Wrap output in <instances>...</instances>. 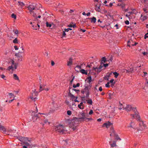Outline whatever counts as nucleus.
Returning <instances> with one entry per match:
<instances>
[{"instance_id":"63","label":"nucleus","mask_w":148,"mask_h":148,"mask_svg":"<svg viewBox=\"0 0 148 148\" xmlns=\"http://www.w3.org/2000/svg\"><path fill=\"white\" fill-rule=\"evenodd\" d=\"M18 30H16L15 32H14V33L16 34H18Z\"/></svg>"},{"instance_id":"28","label":"nucleus","mask_w":148,"mask_h":148,"mask_svg":"<svg viewBox=\"0 0 148 148\" xmlns=\"http://www.w3.org/2000/svg\"><path fill=\"white\" fill-rule=\"evenodd\" d=\"M22 140H23L25 141H28L29 142L30 141V140H28V138H27L23 137L22 138Z\"/></svg>"},{"instance_id":"5","label":"nucleus","mask_w":148,"mask_h":148,"mask_svg":"<svg viewBox=\"0 0 148 148\" xmlns=\"http://www.w3.org/2000/svg\"><path fill=\"white\" fill-rule=\"evenodd\" d=\"M27 8L31 14H32V13H33V10L38 9V8L36 7V5L35 3H33L31 5H29Z\"/></svg>"},{"instance_id":"47","label":"nucleus","mask_w":148,"mask_h":148,"mask_svg":"<svg viewBox=\"0 0 148 148\" xmlns=\"http://www.w3.org/2000/svg\"><path fill=\"white\" fill-rule=\"evenodd\" d=\"M114 27H116V29H118L119 28V25L118 24H116L115 26Z\"/></svg>"},{"instance_id":"64","label":"nucleus","mask_w":148,"mask_h":148,"mask_svg":"<svg viewBox=\"0 0 148 148\" xmlns=\"http://www.w3.org/2000/svg\"><path fill=\"white\" fill-rule=\"evenodd\" d=\"M90 12H88L86 14L87 16H89L90 15Z\"/></svg>"},{"instance_id":"41","label":"nucleus","mask_w":148,"mask_h":148,"mask_svg":"<svg viewBox=\"0 0 148 148\" xmlns=\"http://www.w3.org/2000/svg\"><path fill=\"white\" fill-rule=\"evenodd\" d=\"M110 82H108L105 85V86L106 87L109 88L110 87L109 85Z\"/></svg>"},{"instance_id":"16","label":"nucleus","mask_w":148,"mask_h":148,"mask_svg":"<svg viewBox=\"0 0 148 148\" xmlns=\"http://www.w3.org/2000/svg\"><path fill=\"white\" fill-rule=\"evenodd\" d=\"M72 64V59L71 58L69 59V61L67 62V65L68 66H70Z\"/></svg>"},{"instance_id":"44","label":"nucleus","mask_w":148,"mask_h":148,"mask_svg":"<svg viewBox=\"0 0 148 148\" xmlns=\"http://www.w3.org/2000/svg\"><path fill=\"white\" fill-rule=\"evenodd\" d=\"M33 28L34 29H38L37 26L36 25H32Z\"/></svg>"},{"instance_id":"24","label":"nucleus","mask_w":148,"mask_h":148,"mask_svg":"<svg viewBox=\"0 0 148 148\" xmlns=\"http://www.w3.org/2000/svg\"><path fill=\"white\" fill-rule=\"evenodd\" d=\"M18 5H20L21 7H23L24 5V3L23 2H22L18 1Z\"/></svg>"},{"instance_id":"15","label":"nucleus","mask_w":148,"mask_h":148,"mask_svg":"<svg viewBox=\"0 0 148 148\" xmlns=\"http://www.w3.org/2000/svg\"><path fill=\"white\" fill-rule=\"evenodd\" d=\"M11 63L12 64V65H14V69H16L18 66V64L17 63H14V61L13 60H12Z\"/></svg>"},{"instance_id":"3","label":"nucleus","mask_w":148,"mask_h":148,"mask_svg":"<svg viewBox=\"0 0 148 148\" xmlns=\"http://www.w3.org/2000/svg\"><path fill=\"white\" fill-rule=\"evenodd\" d=\"M107 61V60H106V59L105 57H104L102 58L101 59V65L99 66V67L95 68L93 67L92 70L95 71V72L97 73H99L102 70V69L103 67V66L102 65L103 63L106 62Z\"/></svg>"},{"instance_id":"14","label":"nucleus","mask_w":148,"mask_h":148,"mask_svg":"<svg viewBox=\"0 0 148 148\" xmlns=\"http://www.w3.org/2000/svg\"><path fill=\"white\" fill-rule=\"evenodd\" d=\"M81 69V66L77 65L75 68V70L77 72H79Z\"/></svg>"},{"instance_id":"4","label":"nucleus","mask_w":148,"mask_h":148,"mask_svg":"<svg viewBox=\"0 0 148 148\" xmlns=\"http://www.w3.org/2000/svg\"><path fill=\"white\" fill-rule=\"evenodd\" d=\"M55 130L56 132L60 134H62L65 131H66L65 127L62 125L56 126L55 128Z\"/></svg>"},{"instance_id":"6","label":"nucleus","mask_w":148,"mask_h":148,"mask_svg":"<svg viewBox=\"0 0 148 148\" xmlns=\"http://www.w3.org/2000/svg\"><path fill=\"white\" fill-rule=\"evenodd\" d=\"M23 52V51H21V52H19L18 53H16L15 54V56L17 57L18 58V62H20L22 60V56L21 54Z\"/></svg>"},{"instance_id":"30","label":"nucleus","mask_w":148,"mask_h":148,"mask_svg":"<svg viewBox=\"0 0 148 148\" xmlns=\"http://www.w3.org/2000/svg\"><path fill=\"white\" fill-rule=\"evenodd\" d=\"M13 42L14 43H18V40L17 38H15L14 40H13Z\"/></svg>"},{"instance_id":"37","label":"nucleus","mask_w":148,"mask_h":148,"mask_svg":"<svg viewBox=\"0 0 148 148\" xmlns=\"http://www.w3.org/2000/svg\"><path fill=\"white\" fill-rule=\"evenodd\" d=\"M69 95L72 98H75V97L72 94H71V93H70V92H69Z\"/></svg>"},{"instance_id":"13","label":"nucleus","mask_w":148,"mask_h":148,"mask_svg":"<svg viewBox=\"0 0 148 148\" xmlns=\"http://www.w3.org/2000/svg\"><path fill=\"white\" fill-rule=\"evenodd\" d=\"M0 130L2 131L3 132H4L5 134H8V133H6L7 131L5 128L2 126L0 125Z\"/></svg>"},{"instance_id":"35","label":"nucleus","mask_w":148,"mask_h":148,"mask_svg":"<svg viewBox=\"0 0 148 148\" xmlns=\"http://www.w3.org/2000/svg\"><path fill=\"white\" fill-rule=\"evenodd\" d=\"M114 80L113 79H111L110 81V82L112 83V85H114V84H115V82H114Z\"/></svg>"},{"instance_id":"49","label":"nucleus","mask_w":148,"mask_h":148,"mask_svg":"<svg viewBox=\"0 0 148 148\" xmlns=\"http://www.w3.org/2000/svg\"><path fill=\"white\" fill-rule=\"evenodd\" d=\"M143 10L145 12V13H147L148 12V10L146 8H143Z\"/></svg>"},{"instance_id":"19","label":"nucleus","mask_w":148,"mask_h":148,"mask_svg":"<svg viewBox=\"0 0 148 148\" xmlns=\"http://www.w3.org/2000/svg\"><path fill=\"white\" fill-rule=\"evenodd\" d=\"M73 24V23H71L69 25H68V27H73V28H75L76 27V25L75 24H73V25H72V24Z\"/></svg>"},{"instance_id":"29","label":"nucleus","mask_w":148,"mask_h":148,"mask_svg":"<svg viewBox=\"0 0 148 148\" xmlns=\"http://www.w3.org/2000/svg\"><path fill=\"white\" fill-rule=\"evenodd\" d=\"M46 26L48 27H51L52 26L51 24V23H49L47 22H46Z\"/></svg>"},{"instance_id":"39","label":"nucleus","mask_w":148,"mask_h":148,"mask_svg":"<svg viewBox=\"0 0 148 148\" xmlns=\"http://www.w3.org/2000/svg\"><path fill=\"white\" fill-rule=\"evenodd\" d=\"M11 17H12V18H14L15 19H16V16L14 14H12L11 15Z\"/></svg>"},{"instance_id":"45","label":"nucleus","mask_w":148,"mask_h":148,"mask_svg":"<svg viewBox=\"0 0 148 148\" xmlns=\"http://www.w3.org/2000/svg\"><path fill=\"white\" fill-rule=\"evenodd\" d=\"M93 113V111L92 110H90V112H89V114L90 115H91Z\"/></svg>"},{"instance_id":"9","label":"nucleus","mask_w":148,"mask_h":148,"mask_svg":"<svg viewBox=\"0 0 148 148\" xmlns=\"http://www.w3.org/2000/svg\"><path fill=\"white\" fill-rule=\"evenodd\" d=\"M78 121V118L76 117H75L71 120V122L70 123V125L71 126L72 125L75 126L76 125V123Z\"/></svg>"},{"instance_id":"34","label":"nucleus","mask_w":148,"mask_h":148,"mask_svg":"<svg viewBox=\"0 0 148 148\" xmlns=\"http://www.w3.org/2000/svg\"><path fill=\"white\" fill-rule=\"evenodd\" d=\"M95 10L97 11L98 12H100V6H99L98 7L97 6H96V8H95Z\"/></svg>"},{"instance_id":"1","label":"nucleus","mask_w":148,"mask_h":148,"mask_svg":"<svg viewBox=\"0 0 148 148\" xmlns=\"http://www.w3.org/2000/svg\"><path fill=\"white\" fill-rule=\"evenodd\" d=\"M136 107H132L131 105H127L125 108H124V109L126 111H129L131 110H132L134 112V115L131 114V116H132L133 118H135V116L137 118L138 120L140 121V117L138 114V112H137L136 109Z\"/></svg>"},{"instance_id":"31","label":"nucleus","mask_w":148,"mask_h":148,"mask_svg":"<svg viewBox=\"0 0 148 148\" xmlns=\"http://www.w3.org/2000/svg\"><path fill=\"white\" fill-rule=\"evenodd\" d=\"M113 74L114 75L115 77L116 78H117L119 75L116 72H114Z\"/></svg>"},{"instance_id":"46","label":"nucleus","mask_w":148,"mask_h":148,"mask_svg":"<svg viewBox=\"0 0 148 148\" xmlns=\"http://www.w3.org/2000/svg\"><path fill=\"white\" fill-rule=\"evenodd\" d=\"M81 106H82L80 105H78V107H79V108L80 109L82 110L84 109V108L83 107H82Z\"/></svg>"},{"instance_id":"60","label":"nucleus","mask_w":148,"mask_h":148,"mask_svg":"<svg viewBox=\"0 0 148 148\" xmlns=\"http://www.w3.org/2000/svg\"><path fill=\"white\" fill-rule=\"evenodd\" d=\"M99 90L100 91H102V87L101 86H100L99 87Z\"/></svg>"},{"instance_id":"57","label":"nucleus","mask_w":148,"mask_h":148,"mask_svg":"<svg viewBox=\"0 0 148 148\" xmlns=\"http://www.w3.org/2000/svg\"><path fill=\"white\" fill-rule=\"evenodd\" d=\"M55 64V63L53 61H51V65L52 66H53Z\"/></svg>"},{"instance_id":"43","label":"nucleus","mask_w":148,"mask_h":148,"mask_svg":"<svg viewBox=\"0 0 148 148\" xmlns=\"http://www.w3.org/2000/svg\"><path fill=\"white\" fill-rule=\"evenodd\" d=\"M24 144L26 145V147L29 146V144L28 143H27V142H26V141H25V142L24 141Z\"/></svg>"},{"instance_id":"21","label":"nucleus","mask_w":148,"mask_h":148,"mask_svg":"<svg viewBox=\"0 0 148 148\" xmlns=\"http://www.w3.org/2000/svg\"><path fill=\"white\" fill-rule=\"evenodd\" d=\"M45 89L44 88H43V86H42V84H40V88H39V92H40L41 91L44 90Z\"/></svg>"},{"instance_id":"17","label":"nucleus","mask_w":148,"mask_h":148,"mask_svg":"<svg viewBox=\"0 0 148 148\" xmlns=\"http://www.w3.org/2000/svg\"><path fill=\"white\" fill-rule=\"evenodd\" d=\"M112 133L114 135V136H115L116 139L117 140H121V139L118 136V135L116 134H115L114 131V130H113L112 131Z\"/></svg>"},{"instance_id":"8","label":"nucleus","mask_w":148,"mask_h":148,"mask_svg":"<svg viewBox=\"0 0 148 148\" xmlns=\"http://www.w3.org/2000/svg\"><path fill=\"white\" fill-rule=\"evenodd\" d=\"M137 44V43L136 42H134L132 40H130L127 42V46L130 47L131 46H134L136 45Z\"/></svg>"},{"instance_id":"2","label":"nucleus","mask_w":148,"mask_h":148,"mask_svg":"<svg viewBox=\"0 0 148 148\" xmlns=\"http://www.w3.org/2000/svg\"><path fill=\"white\" fill-rule=\"evenodd\" d=\"M83 112V111H82ZM87 114L83 112H82L79 113L78 114V120H80L81 121H88L91 119L87 118Z\"/></svg>"},{"instance_id":"23","label":"nucleus","mask_w":148,"mask_h":148,"mask_svg":"<svg viewBox=\"0 0 148 148\" xmlns=\"http://www.w3.org/2000/svg\"><path fill=\"white\" fill-rule=\"evenodd\" d=\"M127 72H131L133 71V69L132 68H130L128 70H126Z\"/></svg>"},{"instance_id":"32","label":"nucleus","mask_w":148,"mask_h":148,"mask_svg":"<svg viewBox=\"0 0 148 148\" xmlns=\"http://www.w3.org/2000/svg\"><path fill=\"white\" fill-rule=\"evenodd\" d=\"M80 84L79 83H77L76 85H75V84H74L73 86V87L74 88H75L77 87H79V86Z\"/></svg>"},{"instance_id":"36","label":"nucleus","mask_w":148,"mask_h":148,"mask_svg":"<svg viewBox=\"0 0 148 148\" xmlns=\"http://www.w3.org/2000/svg\"><path fill=\"white\" fill-rule=\"evenodd\" d=\"M132 13V12H129L127 13V14L126 15V16L128 17Z\"/></svg>"},{"instance_id":"55","label":"nucleus","mask_w":148,"mask_h":148,"mask_svg":"<svg viewBox=\"0 0 148 148\" xmlns=\"http://www.w3.org/2000/svg\"><path fill=\"white\" fill-rule=\"evenodd\" d=\"M142 54L144 55H147V54H148V53L147 52H142Z\"/></svg>"},{"instance_id":"33","label":"nucleus","mask_w":148,"mask_h":148,"mask_svg":"<svg viewBox=\"0 0 148 148\" xmlns=\"http://www.w3.org/2000/svg\"><path fill=\"white\" fill-rule=\"evenodd\" d=\"M13 67L12 65L11 66H10L8 67V69L9 70H10L11 69H12V70H13Z\"/></svg>"},{"instance_id":"58","label":"nucleus","mask_w":148,"mask_h":148,"mask_svg":"<svg viewBox=\"0 0 148 148\" xmlns=\"http://www.w3.org/2000/svg\"><path fill=\"white\" fill-rule=\"evenodd\" d=\"M89 93L88 92L86 94V97L87 98H88L89 96Z\"/></svg>"},{"instance_id":"25","label":"nucleus","mask_w":148,"mask_h":148,"mask_svg":"<svg viewBox=\"0 0 148 148\" xmlns=\"http://www.w3.org/2000/svg\"><path fill=\"white\" fill-rule=\"evenodd\" d=\"M13 76H14V78L16 80H18V79H19L18 77L16 74H14Z\"/></svg>"},{"instance_id":"38","label":"nucleus","mask_w":148,"mask_h":148,"mask_svg":"<svg viewBox=\"0 0 148 148\" xmlns=\"http://www.w3.org/2000/svg\"><path fill=\"white\" fill-rule=\"evenodd\" d=\"M65 32H68L69 30H72V29L71 28H68L67 29H65Z\"/></svg>"},{"instance_id":"22","label":"nucleus","mask_w":148,"mask_h":148,"mask_svg":"<svg viewBox=\"0 0 148 148\" xmlns=\"http://www.w3.org/2000/svg\"><path fill=\"white\" fill-rule=\"evenodd\" d=\"M87 103L89 104L92 105V101L91 99H88L86 100Z\"/></svg>"},{"instance_id":"10","label":"nucleus","mask_w":148,"mask_h":148,"mask_svg":"<svg viewBox=\"0 0 148 148\" xmlns=\"http://www.w3.org/2000/svg\"><path fill=\"white\" fill-rule=\"evenodd\" d=\"M112 125V123H111L109 121H108L107 122L104 123L103 125V127H106V128H108L111 125Z\"/></svg>"},{"instance_id":"7","label":"nucleus","mask_w":148,"mask_h":148,"mask_svg":"<svg viewBox=\"0 0 148 148\" xmlns=\"http://www.w3.org/2000/svg\"><path fill=\"white\" fill-rule=\"evenodd\" d=\"M33 92L32 93V96H30V98L32 100L35 101V99H37L36 97H35V96H36L38 93L36 91V90H35L34 91H33Z\"/></svg>"},{"instance_id":"12","label":"nucleus","mask_w":148,"mask_h":148,"mask_svg":"<svg viewBox=\"0 0 148 148\" xmlns=\"http://www.w3.org/2000/svg\"><path fill=\"white\" fill-rule=\"evenodd\" d=\"M34 113V112H33L32 113V118L34 120H36L37 118H38L40 117L39 115L38 114H35L34 116H33V114Z\"/></svg>"},{"instance_id":"26","label":"nucleus","mask_w":148,"mask_h":148,"mask_svg":"<svg viewBox=\"0 0 148 148\" xmlns=\"http://www.w3.org/2000/svg\"><path fill=\"white\" fill-rule=\"evenodd\" d=\"M116 143L115 141H114L113 144H110L111 146L112 147H114L116 146Z\"/></svg>"},{"instance_id":"20","label":"nucleus","mask_w":148,"mask_h":148,"mask_svg":"<svg viewBox=\"0 0 148 148\" xmlns=\"http://www.w3.org/2000/svg\"><path fill=\"white\" fill-rule=\"evenodd\" d=\"M89 19H91V22L92 23H95L96 21V18L94 17H93L92 18H88Z\"/></svg>"},{"instance_id":"52","label":"nucleus","mask_w":148,"mask_h":148,"mask_svg":"<svg viewBox=\"0 0 148 148\" xmlns=\"http://www.w3.org/2000/svg\"><path fill=\"white\" fill-rule=\"evenodd\" d=\"M80 31H81L82 32H86V30L85 29H80Z\"/></svg>"},{"instance_id":"54","label":"nucleus","mask_w":148,"mask_h":148,"mask_svg":"<svg viewBox=\"0 0 148 148\" xmlns=\"http://www.w3.org/2000/svg\"><path fill=\"white\" fill-rule=\"evenodd\" d=\"M147 35L148 34H146L144 36V38L145 39H146L147 38H148V36H147Z\"/></svg>"},{"instance_id":"59","label":"nucleus","mask_w":148,"mask_h":148,"mask_svg":"<svg viewBox=\"0 0 148 148\" xmlns=\"http://www.w3.org/2000/svg\"><path fill=\"white\" fill-rule=\"evenodd\" d=\"M14 48L15 50H17L18 49V48L16 46H14Z\"/></svg>"},{"instance_id":"51","label":"nucleus","mask_w":148,"mask_h":148,"mask_svg":"<svg viewBox=\"0 0 148 148\" xmlns=\"http://www.w3.org/2000/svg\"><path fill=\"white\" fill-rule=\"evenodd\" d=\"M108 65V64H103V66H104L105 67H106Z\"/></svg>"},{"instance_id":"40","label":"nucleus","mask_w":148,"mask_h":148,"mask_svg":"<svg viewBox=\"0 0 148 148\" xmlns=\"http://www.w3.org/2000/svg\"><path fill=\"white\" fill-rule=\"evenodd\" d=\"M87 79L88 80V82L89 83L91 82V77L90 76L89 77L87 78Z\"/></svg>"},{"instance_id":"27","label":"nucleus","mask_w":148,"mask_h":148,"mask_svg":"<svg viewBox=\"0 0 148 148\" xmlns=\"http://www.w3.org/2000/svg\"><path fill=\"white\" fill-rule=\"evenodd\" d=\"M9 96H10V98H11L12 97H14V98L15 97V96L12 93H8Z\"/></svg>"},{"instance_id":"56","label":"nucleus","mask_w":148,"mask_h":148,"mask_svg":"<svg viewBox=\"0 0 148 148\" xmlns=\"http://www.w3.org/2000/svg\"><path fill=\"white\" fill-rule=\"evenodd\" d=\"M120 5L121 6L122 8H124L125 6V5L124 4H120Z\"/></svg>"},{"instance_id":"53","label":"nucleus","mask_w":148,"mask_h":148,"mask_svg":"<svg viewBox=\"0 0 148 148\" xmlns=\"http://www.w3.org/2000/svg\"><path fill=\"white\" fill-rule=\"evenodd\" d=\"M65 32V30H64V31H63L62 35L63 37L64 36L66 35Z\"/></svg>"},{"instance_id":"62","label":"nucleus","mask_w":148,"mask_h":148,"mask_svg":"<svg viewBox=\"0 0 148 148\" xmlns=\"http://www.w3.org/2000/svg\"><path fill=\"white\" fill-rule=\"evenodd\" d=\"M14 99L12 100H10L9 101V103H11V102H12L14 100Z\"/></svg>"},{"instance_id":"61","label":"nucleus","mask_w":148,"mask_h":148,"mask_svg":"<svg viewBox=\"0 0 148 148\" xmlns=\"http://www.w3.org/2000/svg\"><path fill=\"white\" fill-rule=\"evenodd\" d=\"M1 77L2 78L4 79V78L5 77V76L4 75H1Z\"/></svg>"},{"instance_id":"11","label":"nucleus","mask_w":148,"mask_h":148,"mask_svg":"<svg viewBox=\"0 0 148 148\" xmlns=\"http://www.w3.org/2000/svg\"><path fill=\"white\" fill-rule=\"evenodd\" d=\"M140 126L142 127V129L145 128L146 127V125L144 124L143 121H140L139 123Z\"/></svg>"},{"instance_id":"50","label":"nucleus","mask_w":148,"mask_h":148,"mask_svg":"<svg viewBox=\"0 0 148 148\" xmlns=\"http://www.w3.org/2000/svg\"><path fill=\"white\" fill-rule=\"evenodd\" d=\"M125 23L126 25H128L129 24V22L127 20L125 21Z\"/></svg>"},{"instance_id":"18","label":"nucleus","mask_w":148,"mask_h":148,"mask_svg":"<svg viewBox=\"0 0 148 148\" xmlns=\"http://www.w3.org/2000/svg\"><path fill=\"white\" fill-rule=\"evenodd\" d=\"M80 72L81 73H82L83 74H85L86 75L87 74V71H86L83 69H81L80 70Z\"/></svg>"},{"instance_id":"48","label":"nucleus","mask_w":148,"mask_h":148,"mask_svg":"<svg viewBox=\"0 0 148 148\" xmlns=\"http://www.w3.org/2000/svg\"><path fill=\"white\" fill-rule=\"evenodd\" d=\"M73 90H74L77 93L80 91V90H77L76 89H73Z\"/></svg>"},{"instance_id":"42","label":"nucleus","mask_w":148,"mask_h":148,"mask_svg":"<svg viewBox=\"0 0 148 148\" xmlns=\"http://www.w3.org/2000/svg\"><path fill=\"white\" fill-rule=\"evenodd\" d=\"M67 114L69 115H70L71 114V112L70 110H68L67 111Z\"/></svg>"}]
</instances>
